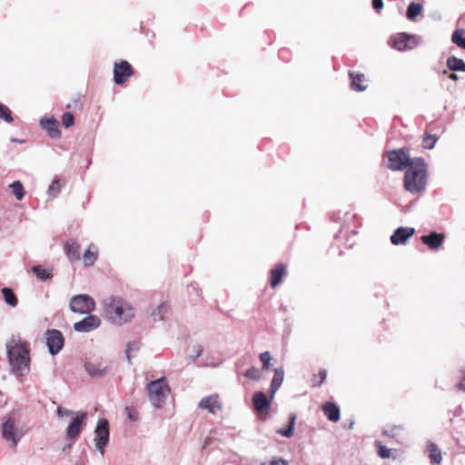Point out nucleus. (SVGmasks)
Instances as JSON below:
<instances>
[{
  "instance_id": "obj_1",
  "label": "nucleus",
  "mask_w": 465,
  "mask_h": 465,
  "mask_svg": "<svg viewBox=\"0 0 465 465\" xmlns=\"http://www.w3.org/2000/svg\"><path fill=\"white\" fill-rule=\"evenodd\" d=\"M428 166L421 157L414 158V163L406 169L404 188L412 194L420 193L427 186Z\"/></svg>"
},
{
  "instance_id": "obj_2",
  "label": "nucleus",
  "mask_w": 465,
  "mask_h": 465,
  "mask_svg": "<svg viewBox=\"0 0 465 465\" xmlns=\"http://www.w3.org/2000/svg\"><path fill=\"white\" fill-rule=\"evenodd\" d=\"M104 313L114 323L122 325L134 317V309L124 299L112 296L104 302Z\"/></svg>"
},
{
  "instance_id": "obj_3",
  "label": "nucleus",
  "mask_w": 465,
  "mask_h": 465,
  "mask_svg": "<svg viewBox=\"0 0 465 465\" xmlns=\"http://www.w3.org/2000/svg\"><path fill=\"white\" fill-rule=\"evenodd\" d=\"M10 364L15 373L23 374L29 370V345L20 338L13 337L7 345Z\"/></svg>"
},
{
  "instance_id": "obj_4",
  "label": "nucleus",
  "mask_w": 465,
  "mask_h": 465,
  "mask_svg": "<svg viewBox=\"0 0 465 465\" xmlns=\"http://www.w3.org/2000/svg\"><path fill=\"white\" fill-rule=\"evenodd\" d=\"M387 156L389 160L387 167L392 171L406 170L414 163V159L410 155V150L405 147L391 150L388 152Z\"/></svg>"
},
{
  "instance_id": "obj_5",
  "label": "nucleus",
  "mask_w": 465,
  "mask_h": 465,
  "mask_svg": "<svg viewBox=\"0 0 465 465\" xmlns=\"http://www.w3.org/2000/svg\"><path fill=\"white\" fill-rule=\"evenodd\" d=\"M148 395L153 406L159 408L164 402L170 391L169 386L164 378L151 381L147 386Z\"/></svg>"
},
{
  "instance_id": "obj_6",
  "label": "nucleus",
  "mask_w": 465,
  "mask_h": 465,
  "mask_svg": "<svg viewBox=\"0 0 465 465\" xmlns=\"http://www.w3.org/2000/svg\"><path fill=\"white\" fill-rule=\"evenodd\" d=\"M94 301L87 294L76 295L70 302L71 310L82 314H89L94 310Z\"/></svg>"
},
{
  "instance_id": "obj_7",
  "label": "nucleus",
  "mask_w": 465,
  "mask_h": 465,
  "mask_svg": "<svg viewBox=\"0 0 465 465\" xmlns=\"http://www.w3.org/2000/svg\"><path fill=\"white\" fill-rule=\"evenodd\" d=\"M134 74V68L125 60L116 62L114 66V81L116 84L122 85Z\"/></svg>"
},
{
  "instance_id": "obj_8",
  "label": "nucleus",
  "mask_w": 465,
  "mask_h": 465,
  "mask_svg": "<svg viewBox=\"0 0 465 465\" xmlns=\"http://www.w3.org/2000/svg\"><path fill=\"white\" fill-rule=\"evenodd\" d=\"M355 229H351L349 226H342L340 231L335 234L334 240L338 249L344 247L346 249L351 248L354 243V236L356 235Z\"/></svg>"
},
{
  "instance_id": "obj_9",
  "label": "nucleus",
  "mask_w": 465,
  "mask_h": 465,
  "mask_svg": "<svg viewBox=\"0 0 465 465\" xmlns=\"http://www.w3.org/2000/svg\"><path fill=\"white\" fill-rule=\"evenodd\" d=\"M95 445L96 448L104 453V448L109 440V422L106 419H100L95 429Z\"/></svg>"
},
{
  "instance_id": "obj_10",
  "label": "nucleus",
  "mask_w": 465,
  "mask_h": 465,
  "mask_svg": "<svg viewBox=\"0 0 465 465\" xmlns=\"http://www.w3.org/2000/svg\"><path fill=\"white\" fill-rule=\"evenodd\" d=\"M198 406L202 410L208 411L213 415L222 411L223 408L222 399L216 393L203 398L199 401Z\"/></svg>"
},
{
  "instance_id": "obj_11",
  "label": "nucleus",
  "mask_w": 465,
  "mask_h": 465,
  "mask_svg": "<svg viewBox=\"0 0 465 465\" xmlns=\"http://www.w3.org/2000/svg\"><path fill=\"white\" fill-rule=\"evenodd\" d=\"M46 344L51 354L58 353L64 346V339L58 330H48L45 333Z\"/></svg>"
},
{
  "instance_id": "obj_12",
  "label": "nucleus",
  "mask_w": 465,
  "mask_h": 465,
  "mask_svg": "<svg viewBox=\"0 0 465 465\" xmlns=\"http://www.w3.org/2000/svg\"><path fill=\"white\" fill-rule=\"evenodd\" d=\"M87 419V413L86 412H81L80 414L76 415V417L73 420V421L69 424L66 430V435L68 439L70 440H76L79 436L83 425Z\"/></svg>"
},
{
  "instance_id": "obj_13",
  "label": "nucleus",
  "mask_w": 465,
  "mask_h": 465,
  "mask_svg": "<svg viewBox=\"0 0 465 465\" xmlns=\"http://www.w3.org/2000/svg\"><path fill=\"white\" fill-rule=\"evenodd\" d=\"M415 233V229L411 227H399L391 236V242L393 245H402Z\"/></svg>"
},
{
  "instance_id": "obj_14",
  "label": "nucleus",
  "mask_w": 465,
  "mask_h": 465,
  "mask_svg": "<svg viewBox=\"0 0 465 465\" xmlns=\"http://www.w3.org/2000/svg\"><path fill=\"white\" fill-rule=\"evenodd\" d=\"M101 323L98 317L94 315H89L82 321L74 324V329L79 332H88L96 329Z\"/></svg>"
},
{
  "instance_id": "obj_15",
  "label": "nucleus",
  "mask_w": 465,
  "mask_h": 465,
  "mask_svg": "<svg viewBox=\"0 0 465 465\" xmlns=\"http://www.w3.org/2000/svg\"><path fill=\"white\" fill-rule=\"evenodd\" d=\"M417 45V41L414 35L402 33L394 39L392 46L399 51H405L412 49Z\"/></svg>"
},
{
  "instance_id": "obj_16",
  "label": "nucleus",
  "mask_w": 465,
  "mask_h": 465,
  "mask_svg": "<svg viewBox=\"0 0 465 465\" xmlns=\"http://www.w3.org/2000/svg\"><path fill=\"white\" fill-rule=\"evenodd\" d=\"M287 273V266L282 263H277L270 272V285L272 288H276L281 282L282 278Z\"/></svg>"
},
{
  "instance_id": "obj_17",
  "label": "nucleus",
  "mask_w": 465,
  "mask_h": 465,
  "mask_svg": "<svg viewBox=\"0 0 465 465\" xmlns=\"http://www.w3.org/2000/svg\"><path fill=\"white\" fill-rule=\"evenodd\" d=\"M15 419L14 418H8L6 421L3 424L2 428V434L3 437L6 440L12 442V447H16L17 445V439L15 437Z\"/></svg>"
},
{
  "instance_id": "obj_18",
  "label": "nucleus",
  "mask_w": 465,
  "mask_h": 465,
  "mask_svg": "<svg viewBox=\"0 0 465 465\" xmlns=\"http://www.w3.org/2000/svg\"><path fill=\"white\" fill-rule=\"evenodd\" d=\"M420 239L421 242L424 244H426L430 249L437 250L441 246L444 241V235L442 233L431 232L427 235H422Z\"/></svg>"
},
{
  "instance_id": "obj_19",
  "label": "nucleus",
  "mask_w": 465,
  "mask_h": 465,
  "mask_svg": "<svg viewBox=\"0 0 465 465\" xmlns=\"http://www.w3.org/2000/svg\"><path fill=\"white\" fill-rule=\"evenodd\" d=\"M252 401L256 411L260 414L266 412L270 408L271 401L267 398V396L262 391L255 392L253 394Z\"/></svg>"
},
{
  "instance_id": "obj_20",
  "label": "nucleus",
  "mask_w": 465,
  "mask_h": 465,
  "mask_svg": "<svg viewBox=\"0 0 465 465\" xmlns=\"http://www.w3.org/2000/svg\"><path fill=\"white\" fill-rule=\"evenodd\" d=\"M322 411L329 420L337 422L340 420L341 411L337 404L332 402H325L322 405Z\"/></svg>"
},
{
  "instance_id": "obj_21",
  "label": "nucleus",
  "mask_w": 465,
  "mask_h": 465,
  "mask_svg": "<svg viewBox=\"0 0 465 465\" xmlns=\"http://www.w3.org/2000/svg\"><path fill=\"white\" fill-rule=\"evenodd\" d=\"M349 77L351 79V87L353 91L362 92L367 89V85L362 84L365 80V75L363 74L350 71Z\"/></svg>"
},
{
  "instance_id": "obj_22",
  "label": "nucleus",
  "mask_w": 465,
  "mask_h": 465,
  "mask_svg": "<svg viewBox=\"0 0 465 465\" xmlns=\"http://www.w3.org/2000/svg\"><path fill=\"white\" fill-rule=\"evenodd\" d=\"M42 127L48 133L52 138H59L61 136V131L59 130V123L54 119H46L41 121Z\"/></svg>"
},
{
  "instance_id": "obj_23",
  "label": "nucleus",
  "mask_w": 465,
  "mask_h": 465,
  "mask_svg": "<svg viewBox=\"0 0 465 465\" xmlns=\"http://www.w3.org/2000/svg\"><path fill=\"white\" fill-rule=\"evenodd\" d=\"M64 251L70 261L75 262L80 259L81 247L75 241H67Z\"/></svg>"
},
{
  "instance_id": "obj_24",
  "label": "nucleus",
  "mask_w": 465,
  "mask_h": 465,
  "mask_svg": "<svg viewBox=\"0 0 465 465\" xmlns=\"http://www.w3.org/2000/svg\"><path fill=\"white\" fill-rule=\"evenodd\" d=\"M98 258L97 248L91 244L88 249L84 252L83 260L85 266H92Z\"/></svg>"
},
{
  "instance_id": "obj_25",
  "label": "nucleus",
  "mask_w": 465,
  "mask_h": 465,
  "mask_svg": "<svg viewBox=\"0 0 465 465\" xmlns=\"http://www.w3.org/2000/svg\"><path fill=\"white\" fill-rule=\"evenodd\" d=\"M427 449L429 451V456L430 459V462L432 464H440L441 462L442 457L441 452L438 446L433 442H429L427 444Z\"/></svg>"
},
{
  "instance_id": "obj_26",
  "label": "nucleus",
  "mask_w": 465,
  "mask_h": 465,
  "mask_svg": "<svg viewBox=\"0 0 465 465\" xmlns=\"http://www.w3.org/2000/svg\"><path fill=\"white\" fill-rule=\"evenodd\" d=\"M446 64L448 68L453 72L462 71L465 72V62L456 56H450L447 58Z\"/></svg>"
},
{
  "instance_id": "obj_27",
  "label": "nucleus",
  "mask_w": 465,
  "mask_h": 465,
  "mask_svg": "<svg viewBox=\"0 0 465 465\" xmlns=\"http://www.w3.org/2000/svg\"><path fill=\"white\" fill-rule=\"evenodd\" d=\"M284 377V371L282 368L275 369L274 375L271 382V392L273 395L281 387Z\"/></svg>"
},
{
  "instance_id": "obj_28",
  "label": "nucleus",
  "mask_w": 465,
  "mask_h": 465,
  "mask_svg": "<svg viewBox=\"0 0 465 465\" xmlns=\"http://www.w3.org/2000/svg\"><path fill=\"white\" fill-rule=\"evenodd\" d=\"M2 294L4 296L5 302L8 305H10L12 307H15L17 305L18 300L12 289L7 288V287L3 288Z\"/></svg>"
},
{
  "instance_id": "obj_29",
  "label": "nucleus",
  "mask_w": 465,
  "mask_h": 465,
  "mask_svg": "<svg viewBox=\"0 0 465 465\" xmlns=\"http://www.w3.org/2000/svg\"><path fill=\"white\" fill-rule=\"evenodd\" d=\"M422 11V5L418 3H411L406 11V16L409 20H414Z\"/></svg>"
},
{
  "instance_id": "obj_30",
  "label": "nucleus",
  "mask_w": 465,
  "mask_h": 465,
  "mask_svg": "<svg viewBox=\"0 0 465 465\" xmlns=\"http://www.w3.org/2000/svg\"><path fill=\"white\" fill-rule=\"evenodd\" d=\"M451 41L459 47L465 49V29H457L452 33Z\"/></svg>"
},
{
  "instance_id": "obj_31",
  "label": "nucleus",
  "mask_w": 465,
  "mask_h": 465,
  "mask_svg": "<svg viewBox=\"0 0 465 465\" xmlns=\"http://www.w3.org/2000/svg\"><path fill=\"white\" fill-rule=\"evenodd\" d=\"M10 188L12 189V192L15 198L20 201L23 199V197L25 194V191L24 189V186L20 181H15L10 184Z\"/></svg>"
},
{
  "instance_id": "obj_32",
  "label": "nucleus",
  "mask_w": 465,
  "mask_h": 465,
  "mask_svg": "<svg viewBox=\"0 0 465 465\" xmlns=\"http://www.w3.org/2000/svg\"><path fill=\"white\" fill-rule=\"evenodd\" d=\"M32 272L35 274V276L38 279H40L42 281L48 280V279L52 278V275H53L50 271L43 268L40 265L34 266L32 268Z\"/></svg>"
},
{
  "instance_id": "obj_33",
  "label": "nucleus",
  "mask_w": 465,
  "mask_h": 465,
  "mask_svg": "<svg viewBox=\"0 0 465 465\" xmlns=\"http://www.w3.org/2000/svg\"><path fill=\"white\" fill-rule=\"evenodd\" d=\"M438 139L439 137L436 134H425L422 140V145L425 149H432L435 146V143L438 141Z\"/></svg>"
},
{
  "instance_id": "obj_34",
  "label": "nucleus",
  "mask_w": 465,
  "mask_h": 465,
  "mask_svg": "<svg viewBox=\"0 0 465 465\" xmlns=\"http://www.w3.org/2000/svg\"><path fill=\"white\" fill-rule=\"evenodd\" d=\"M0 119L6 123H12L14 121L11 110L3 104H0Z\"/></svg>"
},
{
  "instance_id": "obj_35",
  "label": "nucleus",
  "mask_w": 465,
  "mask_h": 465,
  "mask_svg": "<svg viewBox=\"0 0 465 465\" xmlns=\"http://www.w3.org/2000/svg\"><path fill=\"white\" fill-rule=\"evenodd\" d=\"M295 415L290 417L289 426L287 429H281L278 432L284 437H292L293 435V426L295 422Z\"/></svg>"
},
{
  "instance_id": "obj_36",
  "label": "nucleus",
  "mask_w": 465,
  "mask_h": 465,
  "mask_svg": "<svg viewBox=\"0 0 465 465\" xmlns=\"http://www.w3.org/2000/svg\"><path fill=\"white\" fill-rule=\"evenodd\" d=\"M403 430V427L401 426V425H393L388 429H385L383 430V434L389 436V437H391V438H395L397 437V435L399 434L400 431H401Z\"/></svg>"
},
{
  "instance_id": "obj_37",
  "label": "nucleus",
  "mask_w": 465,
  "mask_h": 465,
  "mask_svg": "<svg viewBox=\"0 0 465 465\" xmlns=\"http://www.w3.org/2000/svg\"><path fill=\"white\" fill-rule=\"evenodd\" d=\"M62 123L63 125L66 128L73 126L74 124V117L73 114H71L70 112L64 113L62 116Z\"/></svg>"
},
{
  "instance_id": "obj_38",
  "label": "nucleus",
  "mask_w": 465,
  "mask_h": 465,
  "mask_svg": "<svg viewBox=\"0 0 465 465\" xmlns=\"http://www.w3.org/2000/svg\"><path fill=\"white\" fill-rule=\"evenodd\" d=\"M168 312V306L166 304H161L156 311L153 312L154 320H163L164 313Z\"/></svg>"
},
{
  "instance_id": "obj_39",
  "label": "nucleus",
  "mask_w": 465,
  "mask_h": 465,
  "mask_svg": "<svg viewBox=\"0 0 465 465\" xmlns=\"http://www.w3.org/2000/svg\"><path fill=\"white\" fill-rule=\"evenodd\" d=\"M85 369L91 376H101L104 373V371L98 369L92 363H87Z\"/></svg>"
},
{
  "instance_id": "obj_40",
  "label": "nucleus",
  "mask_w": 465,
  "mask_h": 465,
  "mask_svg": "<svg viewBox=\"0 0 465 465\" xmlns=\"http://www.w3.org/2000/svg\"><path fill=\"white\" fill-rule=\"evenodd\" d=\"M376 445L378 447V454L382 459L390 458L391 456V450L386 448L385 446L381 445L380 442H376Z\"/></svg>"
},
{
  "instance_id": "obj_41",
  "label": "nucleus",
  "mask_w": 465,
  "mask_h": 465,
  "mask_svg": "<svg viewBox=\"0 0 465 465\" xmlns=\"http://www.w3.org/2000/svg\"><path fill=\"white\" fill-rule=\"evenodd\" d=\"M61 183L59 180H54L52 182V183L50 184L49 186V193L53 195V196H55L57 195L60 191H61Z\"/></svg>"
},
{
  "instance_id": "obj_42",
  "label": "nucleus",
  "mask_w": 465,
  "mask_h": 465,
  "mask_svg": "<svg viewBox=\"0 0 465 465\" xmlns=\"http://www.w3.org/2000/svg\"><path fill=\"white\" fill-rule=\"evenodd\" d=\"M124 411L130 420L134 421L138 420V412L134 407L127 406L125 407Z\"/></svg>"
},
{
  "instance_id": "obj_43",
  "label": "nucleus",
  "mask_w": 465,
  "mask_h": 465,
  "mask_svg": "<svg viewBox=\"0 0 465 465\" xmlns=\"http://www.w3.org/2000/svg\"><path fill=\"white\" fill-rule=\"evenodd\" d=\"M260 360L262 362V369H269L271 355L269 351H265L260 354Z\"/></svg>"
},
{
  "instance_id": "obj_44",
  "label": "nucleus",
  "mask_w": 465,
  "mask_h": 465,
  "mask_svg": "<svg viewBox=\"0 0 465 465\" xmlns=\"http://www.w3.org/2000/svg\"><path fill=\"white\" fill-rule=\"evenodd\" d=\"M259 374V371L257 368L255 367H252V368H249L246 371H245V376L247 378H251V379H257L258 378V375Z\"/></svg>"
},
{
  "instance_id": "obj_45",
  "label": "nucleus",
  "mask_w": 465,
  "mask_h": 465,
  "mask_svg": "<svg viewBox=\"0 0 465 465\" xmlns=\"http://www.w3.org/2000/svg\"><path fill=\"white\" fill-rule=\"evenodd\" d=\"M461 380L456 384V389L465 392V369L460 370Z\"/></svg>"
},
{
  "instance_id": "obj_46",
  "label": "nucleus",
  "mask_w": 465,
  "mask_h": 465,
  "mask_svg": "<svg viewBox=\"0 0 465 465\" xmlns=\"http://www.w3.org/2000/svg\"><path fill=\"white\" fill-rule=\"evenodd\" d=\"M56 412H57V415L59 417L73 416L74 415V412L72 411L65 410V409H64L62 407H58L57 410H56Z\"/></svg>"
},
{
  "instance_id": "obj_47",
  "label": "nucleus",
  "mask_w": 465,
  "mask_h": 465,
  "mask_svg": "<svg viewBox=\"0 0 465 465\" xmlns=\"http://www.w3.org/2000/svg\"><path fill=\"white\" fill-rule=\"evenodd\" d=\"M371 5L376 12H380L383 8L384 5L382 0H372Z\"/></svg>"
},
{
  "instance_id": "obj_48",
  "label": "nucleus",
  "mask_w": 465,
  "mask_h": 465,
  "mask_svg": "<svg viewBox=\"0 0 465 465\" xmlns=\"http://www.w3.org/2000/svg\"><path fill=\"white\" fill-rule=\"evenodd\" d=\"M132 344L129 343L128 346H127V349H126V357L128 359V361H131V351H132Z\"/></svg>"
},
{
  "instance_id": "obj_49",
  "label": "nucleus",
  "mask_w": 465,
  "mask_h": 465,
  "mask_svg": "<svg viewBox=\"0 0 465 465\" xmlns=\"http://www.w3.org/2000/svg\"><path fill=\"white\" fill-rule=\"evenodd\" d=\"M449 78L451 79V80H458V75L455 74V73H451L450 75H449Z\"/></svg>"
},
{
  "instance_id": "obj_50",
  "label": "nucleus",
  "mask_w": 465,
  "mask_h": 465,
  "mask_svg": "<svg viewBox=\"0 0 465 465\" xmlns=\"http://www.w3.org/2000/svg\"><path fill=\"white\" fill-rule=\"evenodd\" d=\"M326 374H327L326 371L322 370V383L325 381Z\"/></svg>"
},
{
  "instance_id": "obj_51",
  "label": "nucleus",
  "mask_w": 465,
  "mask_h": 465,
  "mask_svg": "<svg viewBox=\"0 0 465 465\" xmlns=\"http://www.w3.org/2000/svg\"><path fill=\"white\" fill-rule=\"evenodd\" d=\"M345 215L348 216L347 220L355 218V214H350V213H346Z\"/></svg>"
}]
</instances>
